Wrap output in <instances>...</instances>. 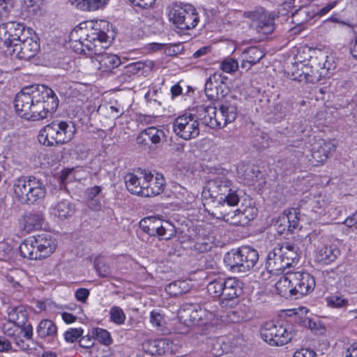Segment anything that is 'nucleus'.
I'll return each instance as SVG.
<instances>
[{"label":"nucleus","mask_w":357,"mask_h":357,"mask_svg":"<svg viewBox=\"0 0 357 357\" xmlns=\"http://www.w3.org/2000/svg\"><path fill=\"white\" fill-rule=\"evenodd\" d=\"M165 137L162 130L155 127H149L140 132L136 140L139 144L149 145V143L158 144Z\"/></svg>","instance_id":"obj_25"},{"label":"nucleus","mask_w":357,"mask_h":357,"mask_svg":"<svg viewBox=\"0 0 357 357\" xmlns=\"http://www.w3.org/2000/svg\"><path fill=\"white\" fill-rule=\"evenodd\" d=\"M14 194L17 200L24 204H33L43 199L46 189L43 181L33 176H22L13 184Z\"/></svg>","instance_id":"obj_5"},{"label":"nucleus","mask_w":357,"mask_h":357,"mask_svg":"<svg viewBox=\"0 0 357 357\" xmlns=\"http://www.w3.org/2000/svg\"><path fill=\"white\" fill-rule=\"evenodd\" d=\"M204 199H211L217 202L218 208L225 204L234 206L239 202L236 190L232 187V182L225 175H218L207 181L202 192Z\"/></svg>","instance_id":"obj_2"},{"label":"nucleus","mask_w":357,"mask_h":357,"mask_svg":"<svg viewBox=\"0 0 357 357\" xmlns=\"http://www.w3.org/2000/svg\"><path fill=\"white\" fill-rule=\"evenodd\" d=\"M75 212V205L68 199L58 202L52 208V215L61 220L72 217Z\"/></svg>","instance_id":"obj_28"},{"label":"nucleus","mask_w":357,"mask_h":357,"mask_svg":"<svg viewBox=\"0 0 357 357\" xmlns=\"http://www.w3.org/2000/svg\"><path fill=\"white\" fill-rule=\"evenodd\" d=\"M259 260L257 251L250 246L231 250L224 257V263L234 273H245L252 268Z\"/></svg>","instance_id":"obj_7"},{"label":"nucleus","mask_w":357,"mask_h":357,"mask_svg":"<svg viewBox=\"0 0 357 357\" xmlns=\"http://www.w3.org/2000/svg\"><path fill=\"white\" fill-rule=\"evenodd\" d=\"M145 169H139L134 173H128L125 176V183L127 190L133 195L144 197L145 187L139 185L140 181L144 179Z\"/></svg>","instance_id":"obj_23"},{"label":"nucleus","mask_w":357,"mask_h":357,"mask_svg":"<svg viewBox=\"0 0 357 357\" xmlns=\"http://www.w3.org/2000/svg\"><path fill=\"white\" fill-rule=\"evenodd\" d=\"M163 222L161 220L155 217H148L142 220L139 222L140 228L149 236H154V232H157L160 225Z\"/></svg>","instance_id":"obj_40"},{"label":"nucleus","mask_w":357,"mask_h":357,"mask_svg":"<svg viewBox=\"0 0 357 357\" xmlns=\"http://www.w3.org/2000/svg\"><path fill=\"white\" fill-rule=\"evenodd\" d=\"M310 62L315 70H323L326 75L330 70L336 68L333 58L323 52H319L314 57L312 58Z\"/></svg>","instance_id":"obj_27"},{"label":"nucleus","mask_w":357,"mask_h":357,"mask_svg":"<svg viewBox=\"0 0 357 357\" xmlns=\"http://www.w3.org/2000/svg\"><path fill=\"white\" fill-rule=\"evenodd\" d=\"M75 133L72 121H54L45 126L39 135V141L47 146L66 144L70 141Z\"/></svg>","instance_id":"obj_6"},{"label":"nucleus","mask_w":357,"mask_h":357,"mask_svg":"<svg viewBox=\"0 0 357 357\" xmlns=\"http://www.w3.org/2000/svg\"><path fill=\"white\" fill-rule=\"evenodd\" d=\"M208 344L211 346L212 354L215 356H220L229 350V347L226 344V338L225 337L211 339Z\"/></svg>","instance_id":"obj_42"},{"label":"nucleus","mask_w":357,"mask_h":357,"mask_svg":"<svg viewBox=\"0 0 357 357\" xmlns=\"http://www.w3.org/2000/svg\"><path fill=\"white\" fill-rule=\"evenodd\" d=\"M110 319L118 325L123 324L126 320V314L119 306H113L109 310Z\"/></svg>","instance_id":"obj_51"},{"label":"nucleus","mask_w":357,"mask_h":357,"mask_svg":"<svg viewBox=\"0 0 357 357\" xmlns=\"http://www.w3.org/2000/svg\"><path fill=\"white\" fill-rule=\"evenodd\" d=\"M220 107V114L222 116V123L228 124L233 122L237 117V107L230 103H225L218 105Z\"/></svg>","instance_id":"obj_38"},{"label":"nucleus","mask_w":357,"mask_h":357,"mask_svg":"<svg viewBox=\"0 0 357 357\" xmlns=\"http://www.w3.org/2000/svg\"><path fill=\"white\" fill-rule=\"evenodd\" d=\"M24 25L22 24L9 22L0 25V50L9 55L10 48L17 41L22 34Z\"/></svg>","instance_id":"obj_15"},{"label":"nucleus","mask_w":357,"mask_h":357,"mask_svg":"<svg viewBox=\"0 0 357 357\" xmlns=\"http://www.w3.org/2000/svg\"><path fill=\"white\" fill-rule=\"evenodd\" d=\"M307 127L306 121L303 119H298L292 125V132L296 135H300L305 131Z\"/></svg>","instance_id":"obj_58"},{"label":"nucleus","mask_w":357,"mask_h":357,"mask_svg":"<svg viewBox=\"0 0 357 357\" xmlns=\"http://www.w3.org/2000/svg\"><path fill=\"white\" fill-rule=\"evenodd\" d=\"M102 23L105 22H81L70 33L69 43L75 52L91 56L92 62L98 63L100 70L111 72L119 67L121 61L117 55L102 52L109 46V37L101 29Z\"/></svg>","instance_id":"obj_1"},{"label":"nucleus","mask_w":357,"mask_h":357,"mask_svg":"<svg viewBox=\"0 0 357 357\" xmlns=\"http://www.w3.org/2000/svg\"><path fill=\"white\" fill-rule=\"evenodd\" d=\"M165 289L169 295L176 297L188 292L190 286L185 280H177L167 285Z\"/></svg>","instance_id":"obj_41"},{"label":"nucleus","mask_w":357,"mask_h":357,"mask_svg":"<svg viewBox=\"0 0 357 357\" xmlns=\"http://www.w3.org/2000/svg\"><path fill=\"white\" fill-rule=\"evenodd\" d=\"M327 303L331 307L340 308L346 306L348 301L342 296H331L327 298Z\"/></svg>","instance_id":"obj_55"},{"label":"nucleus","mask_w":357,"mask_h":357,"mask_svg":"<svg viewBox=\"0 0 357 357\" xmlns=\"http://www.w3.org/2000/svg\"><path fill=\"white\" fill-rule=\"evenodd\" d=\"M109 0H68L72 4L77 8L82 10H96L103 8Z\"/></svg>","instance_id":"obj_35"},{"label":"nucleus","mask_w":357,"mask_h":357,"mask_svg":"<svg viewBox=\"0 0 357 357\" xmlns=\"http://www.w3.org/2000/svg\"><path fill=\"white\" fill-rule=\"evenodd\" d=\"M238 68V63L236 60L232 58H227L225 59L220 65V68L225 73H231L237 70Z\"/></svg>","instance_id":"obj_53"},{"label":"nucleus","mask_w":357,"mask_h":357,"mask_svg":"<svg viewBox=\"0 0 357 357\" xmlns=\"http://www.w3.org/2000/svg\"><path fill=\"white\" fill-rule=\"evenodd\" d=\"M44 215L40 211H31L24 216V227L28 231L42 228L44 223Z\"/></svg>","instance_id":"obj_33"},{"label":"nucleus","mask_w":357,"mask_h":357,"mask_svg":"<svg viewBox=\"0 0 357 357\" xmlns=\"http://www.w3.org/2000/svg\"><path fill=\"white\" fill-rule=\"evenodd\" d=\"M300 211L298 208H291L288 211H284L280 215L275 222L277 231L280 234H283L286 231L292 233L299 226Z\"/></svg>","instance_id":"obj_19"},{"label":"nucleus","mask_w":357,"mask_h":357,"mask_svg":"<svg viewBox=\"0 0 357 357\" xmlns=\"http://www.w3.org/2000/svg\"><path fill=\"white\" fill-rule=\"evenodd\" d=\"M245 15L252 20L253 26L258 33L269 34L275 29V16L261 8L254 12L245 13Z\"/></svg>","instance_id":"obj_16"},{"label":"nucleus","mask_w":357,"mask_h":357,"mask_svg":"<svg viewBox=\"0 0 357 357\" xmlns=\"http://www.w3.org/2000/svg\"><path fill=\"white\" fill-rule=\"evenodd\" d=\"M36 332L41 338L54 337L56 335L57 327L52 321L45 319L39 323Z\"/></svg>","instance_id":"obj_39"},{"label":"nucleus","mask_w":357,"mask_h":357,"mask_svg":"<svg viewBox=\"0 0 357 357\" xmlns=\"http://www.w3.org/2000/svg\"><path fill=\"white\" fill-rule=\"evenodd\" d=\"M135 6L144 9L152 8L155 4V0H129Z\"/></svg>","instance_id":"obj_60"},{"label":"nucleus","mask_w":357,"mask_h":357,"mask_svg":"<svg viewBox=\"0 0 357 357\" xmlns=\"http://www.w3.org/2000/svg\"><path fill=\"white\" fill-rule=\"evenodd\" d=\"M157 355H164L173 353V342L167 338L156 340Z\"/></svg>","instance_id":"obj_47"},{"label":"nucleus","mask_w":357,"mask_h":357,"mask_svg":"<svg viewBox=\"0 0 357 357\" xmlns=\"http://www.w3.org/2000/svg\"><path fill=\"white\" fill-rule=\"evenodd\" d=\"M208 292L219 299L222 307H234L243 293L242 283L236 278H219L207 285Z\"/></svg>","instance_id":"obj_3"},{"label":"nucleus","mask_w":357,"mask_h":357,"mask_svg":"<svg viewBox=\"0 0 357 357\" xmlns=\"http://www.w3.org/2000/svg\"><path fill=\"white\" fill-rule=\"evenodd\" d=\"M335 146L330 141L319 139L312 148V163L314 165L324 163L330 156L332 151H335Z\"/></svg>","instance_id":"obj_20"},{"label":"nucleus","mask_w":357,"mask_h":357,"mask_svg":"<svg viewBox=\"0 0 357 357\" xmlns=\"http://www.w3.org/2000/svg\"><path fill=\"white\" fill-rule=\"evenodd\" d=\"M221 217L224 221L228 222L230 225L235 226H241V223L234 222H238L241 220L240 216V208L234 211H226L225 210L220 209Z\"/></svg>","instance_id":"obj_48"},{"label":"nucleus","mask_w":357,"mask_h":357,"mask_svg":"<svg viewBox=\"0 0 357 357\" xmlns=\"http://www.w3.org/2000/svg\"><path fill=\"white\" fill-rule=\"evenodd\" d=\"M316 353L314 350L310 349H301L296 351L293 357H315Z\"/></svg>","instance_id":"obj_63"},{"label":"nucleus","mask_w":357,"mask_h":357,"mask_svg":"<svg viewBox=\"0 0 357 357\" xmlns=\"http://www.w3.org/2000/svg\"><path fill=\"white\" fill-rule=\"evenodd\" d=\"M93 335L98 342L105 345H109L112 342L110 333L105 329L95 328L93 331Z\"/></svg>","instance_id":"obj_52"},{"label":"nucleus","mask_w":357,"mask_h":357,"mask_svg":"<svg viewBox=\"0 0 357 357\" xmlns=\"http://www.w3.org/2000/svg\"><path fill=\"white\" fill-rule=\"evenodd\" d=\"M3 330L5 335L12 339L20 334H22L23 332L22 326L10 321L9 320L7 323L4 324Z\"/></svg>","instance_id":"obj_49"},{"label":"nucleus","mask_w":357,"mask_h":357,"mask_svg":"<svg viewBox=\"0 0 357 357\" xmlns=\"http://www.w3.org/2000/svg\"><path fill=\"white\" fill-rule=\"evenodd\" d=\"M75 296L78 301L85 303L89 296V290L86 288H79L75 291Z\"/></svg>","instance_id":"obj_62"},{"label":"nucleus","mask_w":357,"mask_h":357,"mask_svg":"<svg viewBox=\"0 0 357 357\" xmlns=\"http://www.w3.org/2000/svg\"><path fill=\"white\" fill-rule=\"evenodd\" d=\"M315 16V11L309 6H298L291 13V22L300 26Z\"/></svg>","instance_id":"obj_30"},{"label":"nucleus","mask_w":357,"mask_h":357,"mask_svg":"<svg viewBox=\"0 0 357 357\" xmlns=\"http://www.w3.org/2000/svg\"><path fill=\"white\" fill-rule=\"evenodd\" d=\"M308 201L312 211L319 215L325 214V211L330 203L329 198L325 195H319L313 198L309 197Z\"/></svg>","instance_id":"obj_37"},{"label":"nucleus","mask_w":357,"mask_h":357,"mask_svg":"<svg viewBox=\"0 0 357 357\" xmlns=\"http://www.w3.org/2000/svg\"><path fill=\"white\" fill-rule=\"evenodd\" d=\"M175 235V229L173 225L166 221L160 225L157 232H154L153 236H158L165 240L172 238Z\"/></svg>","instance_id":"obj_46"},{"label":"nucleus","mask_w":357,"mask_h":357,"mask_svg":"<svg viewBox=\"0 0 357 357\" xmlns=\"http://www.w3.org/2000/svg\"><path fill=\"white\" fill-rule=\"evenodd\" d=\"M96 271L101 277H107L111 273L109 267L102 262H98L96 264Z\"/></svg>","instance_id":"obj_61"},{"label":"nucleus","mask_w":357,"mask_h":357,"mask_svg":"<svg viewBox=\"0 0 357 357\" xmlns=\"http://www.w3.org/2000/svg\"><path fill=\"white\" fill-rule=\"evenodd\" d=\"M29 31L22 29V34L17 41L10 48L9 55L15 56L19 59L29 60L34 57L40 50V43L36 36H28Z\"/></svg>","instance_id":"obj_11"},{"label":"nucleus","mask_w":357,"mask_h":357,"mask_svg":"<svg viewBox=\"0 0 357 357\" xmlns=\"http://www.w3.org/2000/svg\"><path fill=\"white\" fill-rule=\"evenodd\" d=\"M150 321L155 327L162 328L165 321L163 316L158 311H152L150 314Z\"/></svg>","instance_id":"obj_57"},{"label":"nucleus","mask_w":357,"mask_h":357,"mask_svg":"<svg viewBox=\"0 0 357 357\" xmlns=\"http://www.w3.org/2000/svg\"><path fill=\"white\" fill-rule=\"evenodd\" d=\"M169 17L177 29L183 31L194 29L199 21L196 8L188 3H180L173 5Z\"/></svg>","instance_id":"obj_10"},{"label":"nucleus","mask_w":357,"mask_h":357,"mask_svg":"<svg viewBox=\"0 0 357 357\" xmlns=\"http://www.w3.org/2000/svg\"><path fill=\"white\" fill-rule=\"evenodd\" d=\"M36 240L33 237L25 239L20 245L19 250L22 257L29 259H38L36 247L35 246Z\"/></svg>","instance_id":"obj_36"},{"label":"nucleus","mask_w":357,"mask_h":357,"mask_svg":"<svg viewBox=\"0 0 357 357\" xmlns=\"http://www.w3.org/2000/svg\"><path fill=\"white\" fill-rule=\"evenodd\" d=\"M173 130L177 136L185 140L198 137L200 129L196 114L185 113L176 117L173 122Z\"/></svg>","instance_id":"obj_13"},{"label":"nucleus","mask_w":357,"mask_h":357,"mask_svg":"<svg viewBox=\"0 0 357 357\" xmlns=\"http://www.w3.org/2000/svg\"><path fill=\"white\" fill-rule=\"evenodd\" d=\"M14 6V0H0V20L6 17Z\"/></svg>","instance_id":"obj_56"},{"label":"nucleus","mask_w":357,"mask_h":357,"mask_svg":"<svg viewBox=\"0 0 357 357\" xmlns=\"http://www.w3.org/2000/svg\"><path fill=\"white\" fill-rule=\"evenodd\" d=\"M292 273L287 271L275 283V289L278 294L283 297L294 296Z\"/></svg>","instance_id":"obj_29"},{"label":"nucleus","mask_w":357,"mask_h":357,"mask_svg":"<svg viewBox=\"0 0 357 357\" xmlns=\"http://www.w3.org/2000/svg\"><path fill=\"white\" fill-rule=\"evenodd\" d=\"M292 273L294 296L298 298L310 293L315 287V280L312 275L303 271Z\"/></svg>","instance_id":"obj_17"},{"label":"nucleus","mask_w":357,"mask_h":357,"mask_svg":"<svg viewBox=\"0 0 357 357\" xmlns=\"http://www.w3.org/2000/svg\"><path fill=\"white\" fill-rule=\"evenodd\" d=\"M36 240L35 246L38 253V259L49 257L56 248L55 240L47 234L33 236Z\"/></svg>","instance_id":"obj_22"},{"label":"nucleus","mask_w":357,"mask_h":357,"mask_svg":"<svg viewBox=\"0 0 357 357\" xmlns=\"http://www.w3.org/2000/svg\"><path fill=\"white\" fill-rule=\"evenodd\" d=\"M340 255V250L335 245H326L319 250L316 257L318 261L328 264L333 262Z\"/></svg>","instance_id":"obj_31"},{"label":"nucleus","mask_w":357,"mask_h":357,"mask_svg":"<svg viewBox=\"0 0 357 357\" xmlns=\"http://www.w3.org/2000/svg\"><path fill=\"white\" fill-rule=\"evenodd\" d=\"M8 320L20 326L26 321V313L22 307H13L8 313Z\"/></svg>","instance_id":"obj_45"},{"label":"nucleus","mask_w":357,"mask_h":357,"mask_svg":"<svg viewBox=\"0 0 357 357\" xmlns=\"http://www.w3.org/2000/svg\"><path fill=\"white\" fill-rule=\"evenodd\" d=\"M154 64L152 61H137L134 63H129L126 68L128 69V72L132 74H144L149 70H151Z\"/></svg>","instance_id":"obj_44"},{"label":"nucleus","mask_w":357,"mask_h":357,"mask_svg":"<svg viewBox=\"0 0 357 357\" xmlns=\"http://www.w3.org/2000/svg\"><path fill=\"white\" fill-rule=\"evenodd\" d=\"M84 331L81 328H70L64 333V338L66 342H75L79 337L83 335Z\"/></svg>","instance_id":"obj_54"},{"label":"nucleus","mask_w":357,"mask_h":357,"mask_svg":"<svg viewBox=\"0 0 357 357\" xmlns=\"http://www.w3.org/2000/svg\"><path fill=\"white\" fill-rule=\"evenodd\" d=\"M226 79L227 77L218 73H213L207 79L205 83V94L210 100L216 101L220 95L221 97L225 96Z\"/></svg>","instance_id":"obj_18"},{"label":"nucleus","mask_w":357,"mask_h":357,"mask_svg":"<svg viewBox=\"0 0 357 357\" xmlns=\"http://www.w3.org/2000/svg\"><path fill=\"white\" fill-rule=\"evenodd\" d=\"M144 179L146 180L147 185L144 190V197H153L162 192L165 179L161 174L157 173L154 176L145 169Z\"/></svg>","instance_id":"obj_21"},{"label":"nucleus","mask_w":357,"mask_h":357,"mask_svg":"<svg viewBox=\"0 0 357 357\" xmlns=\"http://www.w3.org/2000/svg\"><path fill=\"white\" fill-rule=\"evenodd\" d=\"M215 105V103L213 102L209 105H202L199 106L197 111V114H196L198 121H200L204 125L211 128L220 125V123L216 121V120H213L215 116L216 107H218Z\"/></svg>","instance_id":"obj_24"},{"label":"nucleus","mask_w":357,"mask_h":357,"mask_svg":"<svg viewBox=\"0 0 357 357\" xmlns=\"http://www.w3.org/2000/svg\"><path fill=\"white\" fill-rule=\"evenodd\" d=\"M257 208L250 203L240 208L241 220L238 222L241 226L246 225L250 220H253L257 215Z\"/></svg>","instance_id":"obj_43"},{"label":"nucleus","mask_w":357,"mask_h":357,"mask_svg":"<svg viewBox=\"0 0 357 357\" xmlns=\"http://www.w3.org/2000/svg\"><path fill=\"white\" fill-rule=\"evenodd\" d=\"M156 343V340L145 341L142 345L143 351L151 356L157 355Z\"/></svg>","instance_id":"obj_59"},{"label":"nucleus","mask_w":357,"mask_h":357,"mask_svg":"<svg viewBox=\"0 0 357 357\" xmlns=\"http://www.w3.org/2000/svg\"><path fill=\"white\" fill-rule=\"evenodd\" d=\"M337 4V1H334L328 3L325 6L319 9L318 11L315 12V15L323 16L326 15L329 11H331L333 8L336 6Z\"/></svg>","instance_id":"obj_64"},{"label":"nucleus","mask_w":357,"mask_h":357,"mask_svg":"<svg viewBox=\"0 0 357 357\" xmlns=\"http://www.w3.org/2000/svg\"><path fill=\"white\" fill-rule=\"evenodd\" d=\"M264 55V50L259 47L252 46L246 48L241 54L243 59L242 68H250L252 66L259 62Z\"/></svg>","instance_id":"obj_26"},{"label":"nucleus","mask_w":357,"mask_h":357,"mask_svg":"<svg viewBox=\"0 0 357 357\" xmlns=\"http://www.w3.org/2000/svg\"><path fill=\"white\" fill-rule=\"evenodd\" d=\"M38 93L39 98L34 99L27 120L36 121L45 119L48 114L54 112L58 107L59 100L52 89L40 85Z\"/></svg>","instance_id":"obj_8"},{"label":"nucleus","mask_w":357,"mask_h":357,"mask_svg":"<svg viewBox=\"0 0 357 357\" xmlns=\"http://www.w3.org/2000/svg\"><path fill=\"white\" fill-rule=\"evenodd\" d=\"M178 318L187 326H204L209 323L213 314L198 305L185 304L178 310Z\"/></svg>","instance_id":"obj_12"},{"label":"nucleus","mask_w":357,"mask_h":357,"mask_svg":"<svg viewBox=\"0 0 357 357\" xmlns=\"http://www.w3.org/2000/svg\"><path fill=\"white\" fill-rule=\"evenodd\" d=\"M327 76L323 70H315L311 63L310 66H303L301 70V73L298 76L294 77V79H297L299 82L304 81L308 83H315L319 82L321 77Z\"/></svg>","instance_id":"obj_32"},{"label":"nucleus","mask_w":357,"mask_h":357,"mask_svg":"<svg viewBox=\"0 0 357 357\" xmlns=\"http://www.w3.org/2000/svg\"><path fill=\"white\" fill-rule=\"evenodd\" d=\"M298 248L289 243H278L268 251L266 259V268L270 273H284L287 268L296 264L299 259Z\"/></svg>","instance_id":"obj_4"},{"label":"nucleus","mask_w":357,"mask_h":357,"mask_svg":"<svg viewBox=\"0 0 357 357\" xmlns=\"http://www.w3.org/2000/svg\"><path fill=\"white\" fill-rule=\"evenodd\" d=\"M298 331L293 324L287 322L277 326L272 321L266 322L261 327V338L271 346H282L289 342L296 335Z\"/></svg>","instance_id":"obj_9"},{"label":"nucleus","mask_w":357,"mask_h":357,"mask_svg":"<svg viewBox=\"0 0 357 357\" xmlns=\"http://www.w3.org/2000/svg\"><path fill=\"white\" fill-rule=\"evenodd\" d=\"M101 191L102 188L99 185L88 188L85 191L86 204L93 211H100L102 208L100 202Z\"/></svg>","instance_id":"obj_34"},{"label":"nucleus","mask_w":357,"mask_h":357,"mask_svg":"<svg viewBox=\"0 0 357 357\" xmlns=\"http://www.w3.org/2000/svg\"><path fill=\"white\" fill-rule=\"evenodd\" d=\"M40 84L31 85L23 88L19 92L14 100V107L16 112L21 117L27 119L30 112H31V106L34 102V99L39 98L38 90Z\"/></svg>","instance_id":"obj_14"},{"label":"nucleus","mask_w":357,"mask_h":357,"mask_svg":"<svg viewBox=\"0 0 357 357\" xmlns=\"http://www.w3.org/2000/svg\"><path fill=\"white\" fill-rule=\"evenodd\" d=\"M211 248V242L208 238H201L195 243L191 250L195 253L201 254L209 251Z\"/></svg>","instance_id":"obj_50"}]
</instances>
